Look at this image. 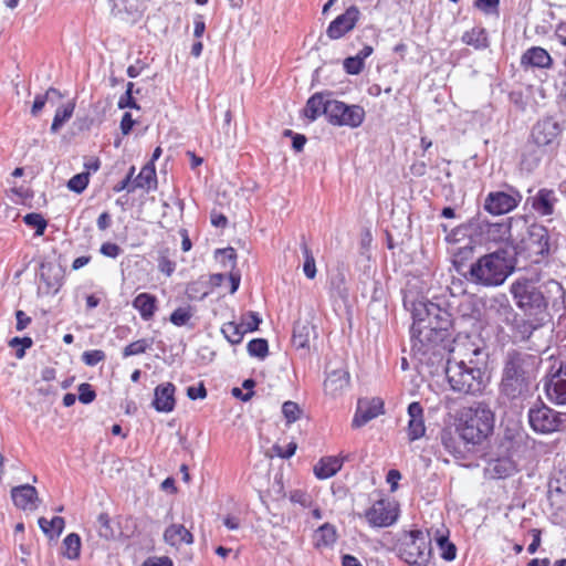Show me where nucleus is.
I'll list each match as a JSON object with an SVG mask.
<instances>
[{
	"mask_svg": "<svg viewBox=\"0 0 566 566\" xmlns=\"http://www.w3.org/2000/svg\"><path fill=\"white\" fill-rule=\"evenodd\" d=\"M539 366V358L535 355L520 352H507L500 382L501 394L510 400L528 396Z\"/></svg>",
	"mask_w": 566,
	"mask_h": 566,
	"instance_id": "1",
	"label": "nucleus"
},
{
	"mask_svg": "<svg viewBox=\"0 0 566 566\" xmlns=\"http://www.w3.org/2000/svg\"><path fill=\"white\" fill-rule=\"evenodd\" d=\"M515 260L509 249L500 248L474 261L469 269L467 280L483 287H497L504 284L514 272Z\"/></svg>",
	"mask_w": 566,
	"mask_h": 566,
	"instance_id": "2",
	"label": "nucleus"
},
{
	"mask_svg": "<svg viewBox=\"0 0 566 566\" xmlns=\"http://www.w3.org/2000/svg\"><path fill=\"white\" fill-rule=\"evenodd\" d=\"M494 416L490 408L478 403L461 410L457 432L464 443L476 446L482 443L493 431Z\"/></svg>",
	"mask_w": 566,
	"mask_h": 566,
	"instance_id": "3",
	"label": "nucleus"
},
{
	"mask_svg": "<svg viewBox=\"0 0 566 566\" xmlns=\"http://www.w3.org/2000/svg\"><path fill=\"white\" fill-rule=\"evenodd\" d=\"M453 357L448 359L446 376L453 391L464 395H478L485 388L484 371L478 367L473 359L469 364L463 359L457 360V348L451 349Z\"/></svg>",
	"mask_w": 566,
	"mask_h": 566,
	"instance_id": "4",
	"label": "nucleus"
},
{
	"mask_svg": "<svg viewBox=\"0 0 566 566\" xmlns=\"http://www.w3.org/2000/svg\"><path fill=\"white\" fill-rule=\"evenodd\" d=\"M563 127L553 117L538 120L531 132V144L536 147L533 154H525L523 163L528 169L538 165L544 155L556 150L559 146Z\"/></svg>",
	"mask_w": 566,
	"mask_h": 566,
	"instance_id": "5",
	"label": "nucleus"
},
{
	"mask_svg": "<svg viewBox=\"0 0 566 566\" xmlns=\"http://www.w3.org/2000/svg\"><path fill=\"white\" fill-rule=\"evenodd\" d=\"M397 554L410 566H428L431 555V535L420 530L402 532L397 542Z\"/></svg>",
	"mask_w": 566,
	"mask_h": 566,
	"instance_id": "6",
	"label": "nucleus"
},
{
	"mask_svg": "<svg viewBox=\"0 0 566 566\" xmlns=\"http://www.w3.org/2000/svg\"><path fill=\"white\" fill-rule=\"evenodd\" d=\"M448 331L443 327L429 326L422 322L413 321L410 328L412 352L421 356L430 353L440 355L441 350L447 349L444 343L449 337Z\"/></svg>",
	"mask_w": 566,
	"mask_h": 566,
	"instance_id": "7",
	"label": "nucleus"
},
{
	"mask_svg": "<svg viewBox=\"0 0 566 566\" xmlns=\"http://www.w3.org/2000/svg\"><path fill=\"white\" fill-rule=\"evenodd\" d=\"M528 423L541 434H549L566 429V412H558L545 403H536L528 409Z\"/></svg>",
	"mask_w": 566,
	"mask_h": 566,
	"instance_id": "8",
	"label": "nucleus"
},
{
	"mask_svg": "<svg viewBox=\"0 0 566 566\" xmlns=\"http://www.w3.org/2000/svg\"><path fill=\"white\" fill-rule=\"evenodd\" d=\"M510 291L516 302V305L524 310L542 311L547 307V301L535 283L526 277L515 280Z\"/></svg>",
	"mask_w": 566,
	"mask_h": 566,
	"instance_id": "9",
	"label": "nucleus"
},
{
	"mask_svg": "<svg viewBox=\"0 0 566 566\" xmlns=\"http://www.w3.org/2000/svg\"><path fill=\"white\" fill-rule=\"evenodd\" d=\"M328 122L337 126L358 127L365 118V111L359 105H347L344 102L332 99L326 108Z\"/></svg>",
	"mask_w": 566,
	"mask_h": 566,
	"instance_id": "10",
	"label": "nucleus"
},
{
	"mask_svg": "<svg viewBox=\"0 0 566 566\" xmlns=\"http://www.w3.org/2000/svg\"><path fill=\"white\" fill-rule=\"evenodd\" d=\"M412 318L413 321L422 322L426 325L443 327L444 329H449L451 326L449 312L432 302L419 301L415 303Z\"/></svg>",
	"mask_w": 566,
	"mask_h": 566,
	"instance_id": "11",
	"label": "nucleus"
},
{
	"mask_svg": "<svg viewBox=\"0 0 566 566\" xmlns=\"http://www.w3.org/2000/svg\"><path fill=\"white\" fill-rule=\"evenodd\" d=\"M533 440L522 429L507 428L501 439L500 449L511 459H522L532 449Z\"/></svg>",
	"mask_w": 566,
	"mask_h": 566,
	"instance_id": "12",
	"label": "nucleus"
},
{
	"mask_svg": "<svg viewBox=\"0 0 566 566\" xmlns=\"http://www.w3.org/2000/svg\"><path fill=\"white\" fill-rule=\"evenodd\" d=\"M522 199L523 196L517 189L509 187L507 191H492L488 193L483 207L489 213L500 216L514 210Z\"/></svg>",
	"mask_w": 566,
	"mask_h": 566,
	"instance_id": "13",
	"label": "nucleus"
},
{
	"mask_svg": "<svg viewBox=\"0 0 566 566\" xmlns=\"http://www.w3.org/2000/svg\"><path fill=\"white\" fill-rule=\"evenodd\" d=\"M365 518L373 527H387L397 521L398 511L391 502L379 500L366 510Z\"/></svg>",
	"mask_w": 566,
	"mask_h": 566,
	"instance_id": "14",
	"label": "nucleus"
},
{
	"mask_svg": "<svg viewBox=\"0 0 566 566\" xmlns=\"http://www.w3.org/2000/svg\"><path fill=\"white\" fill-rule=\"evenodd\" d=\"M476 231L488 242H506L511 239V221L490 222L488 220H478Z\"/></svg>",
	"mask_w": 566,
	"mask_h": 566,
	"instance_id": "15",
	"label": "nucleus"
},
{
	"mask_svg": "<svg viewBox=\"0 0 566 566\" xmlns=\"http://www.w3.org/2000/svg\"><path fill=\"white\" fill-rule=\"evenodd\" d=\"M528 193L525 207L531 206L533 211L541 217H548L554 213L555 205L558 201L554 190L541 188L532 195V189H528Z\"/></svg>",
	"mask_w": 566,
	"mask_h": 566,
	"instance_id": "16",
	"label": "nucleus"
},
{
	"mask_svg": "<svg viewBox=\"0 0 566 566\" xmlns=\"http://www.w3.org/2000/svg\"><path fill=\"white\" fill-rule=\"evenodd\" d=\"M359 15V9L356 6H350L343 14L329 23L326 30L327 36L332 40L340 39L355 28Z\"/></svg>",
	"mask_w": 566,
	"mask_h": 566,
	"instance_id": "17",
	"label": "nucleus"
},
{
	"mask_svg": "<svg viewBox=\"0 0 566 566\" xmlns=\"http://www.w3.org/2000/svg\"><path fill=\"white\" fill-rule=\"evenodd\" d=\"M384 412V402L379 398L359 399L353 419V427L359 428Z\"/></svg>",
	"mask_w": 566,
	"mask_h": 566,
	"instance_id": "18",
	"label": "nucleus"
},
{
	"mask_svg": "<svg viewBox=\"0 0 566 566\" xmlns=\"http://www.w3.org/2000/svg\"><path fill=\"white\" fill-rule=\"evenodd\" d=\"M548 399L556 405H566V363L562 364L558 371L546 384Z\"/></svg>",
	"mask_w": 566,
	"mask_h": 566,
	"instance_id": "19",
	"label": "nucleus"
},
{
	"mask_svg": "<svg viewBox=\"0 0 566 566\" xmlns=\"http://www.w3.org/2000/svg\"><path fill=\"white\" fill-rule=\"evenodd\" d=\"M14 505L23 511H33L38 507V491L30 484L15 486L11 490Z\"/></svg>",
	"mask_w": 566,
	"mask_h": 566,
	"instance_id": "20",
	"label": "nucleus"
},
{
	"mask_svg": "<svg viewBox=\"0 0 566 566\" xmlns=\"http://www.w3.org/2000/svg\"><path fill=\"white\" fill-rule=\"evenodd\" d=\"M408 438L410 441L422 438L426 433L423 408L422 406L413 401L408 406Z\"/></svg>",
	"mask_w": 566,
	"mask_h": 566,
	"instance_id": "21",
	"label": "nucleus"
},
{
	"mask_svg": "<svg viewBox=\"0 0 566 566\" xmlns=\"http://www.w3.org/2000/svg\"><path fill=\"white\" fill-rule=\"evenodd\" d=\"M153 406L159 412H170L175 408V386L171 382L160 384L155 388Z\"/></svg>",
	"mask_w": 566,
	"mask_h": 566,
	"instance_id": "22",
	"label": "nucleus"
},
{
	"mask_svg": "<svg viewBox=\"0 0 566 566\" xmlns=\"http://www.w3.org/2000/svg\"><path fill=\"white\" fill-rule=\"evenodd\" d=\"M349 386V373L346 369H335L327 374L324 390L332 397L342 395Z\"/></svg>",
	"mask_w": 566,
	"mask_h": 566,
	"instance_id": "23",
	"label": "nucleus"
},
{
	"mask_svg": "<svg viewBox=\"0 0 566 566\" xmlns=\"http://www.w3.org/2000/svg\"><path fill=\"white\" fill-rule=\"evenodd\" d=\"M527 248L536 255L544 256L548 254L549 235L547 229L542 226L531 227Z\"/></svg>",
	"mask_w": 566,
	"mask_h": 566,
	"instance_id": "24",
	"label": "nucleus"
},
{
	"mask_svg": "<svg viewBox=\"0 0 566 566\" xmlns=\"http://www.w3.org/2000/svg\"><path fill=\"white\" fill-rule=\"evenodd\" d=\"M349 455L324 457L314 467V474L319 480L334 476L343 467Z\"/></svg>",
	"mask_w": 566,
	"mask_h": 566,
	"instance_id": "25",
	"label": "nucleus"
},
{
	"mask_svg": "<svg viewBox=\"0 0 566 566\" xmlns=\"http://www.w3.org/2000/svg\"><path fill=\"white\" fill-rule=\"evenodd\" d=\"M552 63V56L541 46L530 48L521 57V65L524 67L548 69Z\"/></svg>",
	"mask_w": 566,
	"mask_h": 566,
	"instance_id": "26",
	"label": "nucleus"
},
{
	"mask_svg": "<svg viewBox=\"0 0 566 566\" xmlns=\"http://www.w3.org/2000/svg\"><path fill=\"white\" fill-rule=\"evenodd\" d=\"M440 440L446 449L451 455L457 459H463L467 452V444L464 443L457 430L453 432L451 429H443L440 433Z\"/></svg>",
	"mask_w": 566,
	"mask_h": 566,
	"instance_id": "27",
	"label": "nucleus"
},
{
	"mask_svg": "<svg viewBox=\"0 0 566 566\" xmlns=\"http://www.w3.org/2000/svg\"><path fill=\"white\" fill-rule=\"evenodd\" d=\"M332 99L329 93H315L308 98L304 108V115L311 120H315L321 115L326 116V108L332 103Z\"/></svg>",
	"mask_w": 566,
	"mask_h": 566,
	"instance_id": "28",
	"label": "nucleus"
},
{
	"mask_svg": "<svg viewBox=\"0 0 566 566\" xmlns=\"http://www.w3.org/2000/svg\"><path fill=\"white\" fill-rule=\"evenodd\" d=\"M165 542L174 547L193 543V535L182 524H171L164 532Z\"/></svg>",
	"mask_w": 566,
	"mask_h": 566,
	"instance_id": "29",
	"label": "nucleus"
},
{
	"mask_svg": "<svg viewBox=\"0 0 566 566\" xmlns=\"http://www.w3.org/2000/svg\"><path fill=\"white\" fill-rule=\"evenodd\" d=\"M133 306L144 321H149L157 310V298L149 293H140L134 298Z\"/></svg>",
	"mask_w": 566,
	"mask_h": 566,
	"instance_id": "30",
	"label": "nucleus"
},
{
	"mask_svg": "<svg viewBox=\"0 0 566 566\" xmlns=\"http://www.w3.org/2000/svg\"><path fill=\"white\" fill-rule=\"evenodd\" d=\"M461 40L464 44L473 46L475 50H484L489 46L488 33L482 27H474L465 31Z\"/></svg>",
	"mask_w": 566,
	"mask_h": 566,
	"instance_id": "31",
	"label": "nucleus"
},
{
	"mask_svg": "<svg viewBox=\"0 0 566 566\" xmlns=\"http://www.w3.org/2000/svg\"><path fill=\"white\" fill-rule=\"evenodd\" d=\"M313 327L307 322H296L293 327L292 344L297 349L310 347V338Z\"/></svg>",
	"mask_w": 566,
	"mask_h": 566,
	"instance_id": "32",
	"label": "nucleus"
},
{
	"mask_svg": "<svg viewBox=\"0 0 566 566\" xmlns=\"http://www.w3.org/2000/svg\"><path fill=\"white\" fill-rule=\"evenodd\" d=\"M449 531L448 530H437L434 533V539L437 546L440 551V556L447 560L451 562L457 557V547L453 543L449 541Z\"/></svg>",
	"mask_w": 566,
	"mask_h": 566,
	"instance_id": "33",
	"label": "nucleus"
},
{
	"mask_svg": "<svg viewBox=\"0 0 566 566\" xmlns=\"http://www.w3.org/2000/svg\"><path fill=\"white\" fill-rule=\"evenodd\" d=\"M156 182V169L153 163L146 164L140 172L134 179L132 188H129V192L135 191L138 188L142 189H150L151 185Z\"/></svg>",
	"mask_w": 566,
	"mask_h": 566,
	"instance_id": "34",
	"label": "nucleus"
},
{
	"mask_svg": "<svg viewBox=\"0 0 566 566\" xmlns=\"http://www.w3.org/2000/svg\"><path fill=\"white\" fill-rule=\"evenodd\" d=\"M490 471L494 478L503 479L516 471V462L510 457L504 455L490 463Z\"/></svg>",
	"mask_w": 566,
	"mask_h": 566,
	"instance_id": "35",
	"label": "nucleus"
},
{
	"mask_svg": "<svg viewBox=\"0 0 566 566\" xmlns=\"http://www.w3.org/2000/svg\"><path fill=\"white\" fill-rule=\"evenodd\" d=\"M38 523L42 532L50 538L59 537L65 526L64 518L60 516H54L50 521L45 517H40Z\"/></svg>",
	"mask_w": 566,
	"mask_h": 566,
	"instance_id": "36",
	"label": "nucleus"
},
{
	"mask_svg": "<svg viewBox=\"0 0 566 566\" xmlns=\"http://www.w3.org/2000/svg\"><path fill=\"white\" fill-rule=\"evenodd\" d=\"M63 96L60 93V91H57L54 87H50L45 94H43V95L39 94L35 96L32 108H31V114L33 116H36L41 112V109L44 107L45 103L49 102V103L55 104Z\"/></svg>",
	"mask_w": 566,
	"mask_h": 566,
	"instance_id": "37",
	"label": "nucleus"
},
{
	"mask_svg": "<svg viewBox=\"0 0 566 566\" xmlns=\"http://www.w3.org/2000/svg\"><path fill=\"white\" fill-rule=\"evenodd\" d=\"M62 553L69 559H77L81 553V537L76 533L69 534L62 543Z\"/></svg>",
	"mask_w": 566,
	"mask_h": 566,
	"instance_id": "38",
	"label": "nucleus"
},
{
	"mask_svg": "<svg viewBox=\"0 0 566 566\" xmlns=\"http://www.w3.org/2000/svg\"><path fill=\"white\" fill-rule=\"evenodd\" d=\"M74 108L75 104L73 102H69L56 109L51 125L52 133H57L59 129L72 117Z\"/></svg>",
	"mask_w": 566,
	"mask_h": 566,
	"instance_id": "39",
	"label": "nucleus"
},
{
	"mask_svg": "<svg viewBox=\"0 0 566 566\" xmlns=\"http://www.w3.org/2000/svg\"><path fill=\"white\" fill-rule=\"evenodd\" d=\"M222 334L231 344H239L243 339L244 326L240 323L237 324L234 322H228L222 325L221 328Z\"/></svg>",
	"mask_w": 566,
	"mask_h": 566,
	"instance_id": "40",
	"label": "nucleus"
},
{
	"mask_svg": "<svg viewBox=\"0 0 566 566\" xmlns=\"http://www.w3.org/2000/svg\"><path fill=\"white\" fill-rule=\"evenodd\" d=\"M153 344H154L153 338H142V339L135 340V342L128 344L126 347H124L123 353H122L123 357L127 358L129 356L144 354L148 349L151 348Z\"/></svg>",
	"mask_w": 566,
	"mask_h": 566,
	"instance_id": "41",
	"label": "nucleus"
},
{
	"mask_svg": "<svg viewBox=\"0 0 566 566\" xmlns=\"http://www.w3.org/2000/svg\"><path fill=\"white\" fill-rule=\"evenodd\" d=\"M315 538L316 546H329L336 541V531L334 526L324 524L316 531Z\"/></svg>",
	"mask_w": 566,
	"mask_h": 566,
	"instance_id": "42",
	"label": "nucleus"
},
{
	"mask_svg": "<svg viewBox=\"0 0 566 566\" xmlns=\"http://www.w3.org/2000/svg\"><path fill=\"white\" fill-rule=\"evenodd\" d=\"M301 249L304 256L303 272L307 279L312 280L316 276V264L314 255L305 242L302 243Z\"/></svg>",
	"mask_w": 566,
	"mask_h": 566,
	"instance_id": "43",
	"label": "nucleus"
},
{
	"mask_svg": "<svg viewBox=\"0 0 566 566\" xmlns=\"http://www.w3.org/2000/svg\"><path fill=\"white\" fill-rule=\"evenodd\" d=\"M248 353L252 357L264 359L269 353V345L264 338H255L249 342Z\"/></svg>",
	"mask_w": 566,
	"mask_h": 566,
	"instance_id": "44",
	"label": "nucleus"
},
{
	"mask_svg": "<svg viewBox=\"0 0 566 566\" xmlns=\"http://www.w3.org/2000/svg\"><path fill=\"white\" fill-rule=\"evenodd\" d=\"M332 293L342 300L348 297V289L346 285L345 275L340 272L335 274L331 280Z\"/></svg>",
	"mask_w": 566,
	"mask_h": 566,
	"instance_id": "45",
	"label": "nucleus"
},
{
	"mask_svg": "<svg viewBox=\"0 0 566 566\" xmlns=\"http://www.w3.org/2000/svg\"><path fill=\"white\" fill-rule=\"evenodd\" d=\"M97 531L98 535L105 539H112L115 536V532L111 525V518L108 514L101 513L97 517Z\"/></svg>",
	"mask_w": 566,
	"mask_h": 566,
	"instance_id": "46",
	"label": "nucleus"
},
{
	"mask_svg": "<svg viewBox=\"0 0 566 566\" xmlns=\"http://www.w3.org/2000/svg\"><path fill=\"white\" fill-rule=\"evenodd\" d=\"M23 221L29 227H32L35 229L36 235H42L48 226L46 220L40 213H35V212L25 214L23 217Z\"/></svg>",
	"mask_w": 566,
	"mask_h": 566,
	"instance_id": "47",
	"label": "nucleus"
},
{
	"mask_svg": "<svg viewBox=\"0 0 566 566\" xmlns=\"http://www.w3.org/2000/svg\"><path fill=\"white\" fill-rule=\"evenodd\" d=\"M192 316L191 307H178L170 314L169 321L175 326H185Z\"/></svg>",
	"mask_w": 566,
	"mask_h": 566,
	"instance_id": "48",
	"label": "nucleus"
},
{
	"mask_svg": "<svg viewBox=\"0 0 566 566\" xmlns=\"http://www.w3.org/2000/svg\"><path fill=\"white\" fill-rule=\"evenodd\" d=\"M90 181V174L88 172H81L75 176H73L69 182L67 188L76 193L83 192Z\"/></svg>",
	"mask_w": 566,
	"mask_h": 566,
	"instance_id": "49",
	"label": "nucleus"
},
{
	"mask_svg": "<svg viewBox=\"0 0 566 566\" xmlns=\"http://www.w3.org/2000/svg\"><path fill=\"white\" fill-rule=\"evenodd\" d=\"M282 413L287 423L295 422L301 415L300 406L294 401H285L282 406Z\"/></svg>",
	"mask_w": 566,
	"mask_h": 566,
	"instance_id": "50",
	"label": "nucleus"
},
{
	"mask_svg": "<svg viewBox=\"0 0 566 566\" xmlns=\"http://www.w3.org/2000/svg\"><path fill=\"white\" fill-rule=\"evenodd\" d=\"M133 88H134V83L128 82L125 94L122 95L118 101L119 108H126V107L136 108V109L139 108L135 98L133 97Z\"/></svg>",
	"mask_w": 566,
	"mask_h": 566,
	"instance_id": "51",
	"label": "nucleus"
},
{
	"mask_svg": "<svg viewBox=\"0 0 566 566\" xmlns=\"http://www.w3.org/2000/svg\"><path fill=\"white\" fill-rule=\"evenodd\" d=\"M106 358V355L101 349L86 350L82 354V360L87 366H95L98 363L103 361Z\"/></svg>",
	"mask_w": 566,
	"mask_h": 566,
	"instance_id": "52",
	"label": "nucleus"
},
{
	"mask_svg": "<svg viewBox=\"0 0 566 566\" xmlns=\"http://www.w3.org/2000/svg\"><path fill=\"white\" fill-rule=\"evenodd\" d=\"M343 65L345 71L352 75L359 74L364 69V62H361L356 55L346 57Z\"/></svg>",
	"mask_w": 566,
	"mask_h": 566,
	"instance_id": "53",
	"label": "nucleus"
},
{
	"mask_svg": "<svg viewBox=\"0 0 566 566\" xmlns=\"http://www.w3.org/2000/svg\"><path fill=\"white\" fill-rule=\"evenodd\" d=\"M96 397L92 386L87 382H83L78 386V400L82 403H91Z\"/></svg>",
	"mask_w": 566,
	"mask_h": 566,
	"instance_id": "54",
	"label": "nucleus"
},
{
	"mask_svg": "<svg viewBox=\"0 0 566 566\" xmlns=\"http://www.w3.org/2000/svg\"><path fill=\"white\" fill-rule=\"evenodd\" d=\"M261 323V318L259 315L254 312H249L242 321V325L244 326V331L247 333L254 332L258 329L259 325Z\"/></svg>",
	"mask_w": 566,
	"mask_h": 566,
	"instance_id": "55",
	"label": "nucleus"
},
{
	"mask_svg": "<svg viewBox=\"0 0 566 566\" xmlns=\"http://www.w3.org/2000/svg\"><path fill=\"white\" fill-rule=\"evenodd\" d=\"M216 255H221V262L224 266L230 265L231 269L234 268L237 253L233 248L219 249L216 251Z\"/></svg>",
	"mask_w": 566,
	"mask_h": 566,
	"instance_id": "56",
	"label": "nucleus"
},
{
	"mask_svg": "<svg viewBox=\"0 0 566 566\" xmlns=\"http://www.w3.org/2000/svg\"><path fill=\"white\" fill-rule=\"evenodd\" d=\"M158 269L167 276H170L175 272L176 263L171 261L168 256L163 254L159 256L158 260Z\"/></svg>",
	"mask_w": 566,
	"mask_h": 566,
	"instance_id": "57",
	"label": "nucleus"
},
{
	"mask_svg": "<svg viewBox=\"0 0 566 566\" xmlns=\"http://www.w3.org/2000/svg\"><path fill=\"white\" fill-rule=\"evenodd\" d=\"M134 174H135V167L132 166L129 168L127 176L122 181H119L117 185L114 186V191L120 192L123 190H127L129 192V188H132L133 182H134V180H133Z\"/></svg>",
	"mask_w": 566,
	"mask_h": 566,
	"instance_id": "58",
	"label": "nucleus"
},
{
	"mask_svg": "<svg viewBox=\"0 0 566 566\" xmlns=\"http://www.w3.org/2000/svg\"><path fill=\"white\" fill-rule=\"evenodd\" d=\"M99 251L103 255L112 259H116L122 253L120 247L111 242L103 243Z\"/></svg>",
	"mask_w": 566,
	"mask_h": 566,
	"instance_id": "59",
	"label": "nucleus"
},
{
	"mask_svg": "<svg viewBox=\"0 0 566 566\" xmlns=\"http://www.w3.org/2000/svg\"><path fill=\"white\" fill-rule=\"evenodd\" d=\"M187 396L191 400L196 399H203L207 396V390L202 382H200L198 386H190L187 388Z\"/></svg>",
	"mask_w": 566,
	"mask_h": 566,
	"instance_id": "60",
	"label": "nucleus"
},
{
	"mask_svg": "<svg viewBox=\"0 0 566 566\" xmlns=\"http://www.w3.org/2000/svg\"><path fill=\"white\" fill-rule=\"evenodd\" d=\"M500 0H475L474 4L476 8L482 10L484 13H491L497 10Z\"/></svg>",
	"mask_w": 566,
	"mask_h": 566,
	"instance_id": "61",
	"label": "nucleus"
},
{
	"mask_svg": "<svg viewBox=\"0 0 566 566\" xmlns=\"http://www.w3.org/2000/svg\"><path fill=\"white\" fill-rule=\"evenodd\" d=\"M285 135L292 136V147L295 151H302L306 143V137L301 134H293L292 130H285Z\"/></svg>",
	"mask_w": 566,
	"mask_h": 566,
	"instance_id": "62",
	"label": "nucleus"
},
{
	"mask_svg": "<svg viewBox=\"0 0 566 566\" xmlns=\"http://www.w3.org/2000/svg\"><path fill=\"white\" fill-rule=\"evenodd\" d=\"M491 302L497 304L499 310H502L504 314L512 312V306L510 305L509 300L504 294L493 297Z\"/></svg>",
	"mask_w": 566,
	"mask_h": 566,
	"instance_id": "63",
	"label": "nucleus"
},
{
	"mask_svg": "<svg viewBox=\"0 0 566 566\" xmlns=\"http://www.w3.org/2000/svg\"><path fill=\"white\" fill-rule=\"evenodd\" d=\"M135 122L130 113H125L120 120V130L123 135H128L134 126Z\"/></svg>",
	"mask_w": 566,
	"mask_h": 566,
	"instance_id": "64",
	"label": "nucleus"
}]
</instances>
